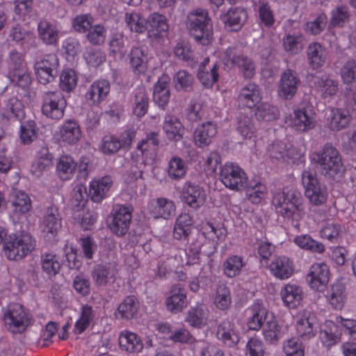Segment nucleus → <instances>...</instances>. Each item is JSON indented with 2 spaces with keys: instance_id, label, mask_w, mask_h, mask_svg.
Returning <instances> with one entry per match:
<instances>
[{
  "instance_id": "f257e3e1",
  "label": "nucleus",
  "mask_w": 356,
  "mask_h": 356,
  "mask_svg": "<svg viewBox=\"0 0 356 356\" xmlns=\"http://www.w3.org/2000/svg\"><path fill=\"white\" fill-rule=\"evenodd\" d=\"M302 201L299 192L286 188L273 195L272 204L280 216L288 220L298 222L305 216Z\"/></svg>"
},
{
  "instance_id": "f03ea898",
  "label": "nucleus",
  "mask_w": 356,
  "mask_h": 356,
  "mask_svg": "<svg viewBox=\"0 0 356 356\" xmlns=\"http://www.w3.org/2000/svg\"><path fill=\"white\" fill-rule=\"evenodd\" d=\"M190 35L202 45L209 44L213 40V24L207 10L197 8L191 11L186 20Z\"/></svg>"
},
{
  "instance_id": "7ed1b4c3",
  "label": "nucleus",
  "mask_w": 356,
  "mask_h": 356,
  "mask_svg": "<svg viewBox=\"0 0 356 356\" xmlns=\"http://www.w3.org/2000/svg\"><path fill=\"white\" fill-rule=\"evenodd\" d=\"M311 159L320 165L321 172L324 176L332 179L342 177L344 170L341 155L332 145H325L321 151L314 152Z\"/></svg>"
},
{
  "instance_id": "20e7f679",
  "label": "nucleus",
  "mask_w": 356,
  "mask_h": 356,
  "mask_svg": "<svg viewBox=\"0 0 356 356\" xmlns=\"http://www.w3.org/2000/svg\"><path fill=\"white\" fill-rule=\"evenodd\" d=\"M35 246V240L28 234H10L3 243L4 254L9 260L22 259L31 252Z\"/></svg>"
},
{
  "instance_id": "39448f33",
  "label": "nucleus",
  "mask_w": 356,
  "mask_h": 356,
  "mask_svg": "<svg viewBox=\"0 0 356 356\" xmlns=\"http://www.w3.org/2000/svg\"><path fill=\"white\" fill-rule=\"evenodd\" d=\"M3 321L6 328L13 333H22L33 322L29 312L18 303L8 306L4 312Z\"/></svg>"
},
{
  "instance_id": "423d86ee",
  "label": "nucleus",
  "mask_w": 356,
  "mask_h": 356,
  "mask_svg": "<svg viewBox=\"0 0 356 356\" xmlns=\"http://www.w3.org/2000/svg\"><path fill=\"white\" fill-rule=\"evenodd\" d=\"M301 181L305 189V195L311 204L318 206L326 202L327 189L319 182L314 170L305 169L302 172Z\"/></svg>"
},
{
  "instance_id": "0eeeda50",
  "label": "nucleus",
  "mask_w": 356,
  "mask_h": 356,
  "mask_svg": "<svg viewBox=\"0 0 356 356\" xmlns=\"http://www.w3.org/2000/svg\"><path fill=\"white\" fill-rule=\"evenodd\" d=\"M219 179L226 188L236 191L245 189L248 182L247 174L243 169L232 162L221 166Z\"/></svg>"
},
{
  "instance_id": "6e6552de",
  "label": "nucleus",
  "mask_w": 356,
  "mask_h": 356,
  "mask_svg": "<svg viewBox=\"0 0 356 356\" xmlns=\"http://www.w3.org/2000/svg\"><path fill=\"white\" fill-rule=\"evenodd\" d=\"M133 207L130 205L117 204L113 207L108 226L111 231L118 236L125 235L130 226Z\"/></svg>"
},
{
  "instance_id": "1a4fd4ad",
  "label": "nucleus",
  "mask_w": 356,
  "mask_h": 356,
  "mask_svg": "<svg viewBox=\"0 0 356 356\" xmlns=\"http://www.w3.org/2000/svg\"><path fill=\"white\" fill-rule=\"evenodd\" d=\"M66 105V99L60 91H47L42 95V112L48 118L61 119Z\"/></svg>"
},
{
  "instance_id": "9d476101",
  "label": "nucleus",
  "mask_w": 356,
  "mask_h": 356,
  "mask_svg": "<svg viewBox=\"0 0 356 356\" xmlns=\"http://www.w3.org/2000/svg\"><path fill=\"white\" fill-rule=\"evenodd\" d=\"M59 65L58 58L54 54L44 55L34 64V71L40 83L47 85L55 80Z\"/></svg>"
},
{
  "instance_id": "9b49d317",
  "label": "nucleus",
  "mask_w": 356,
  "mask_h": 356,
  "mask_svg": "<svg viewBox=\"0 0 356 356\" xmlns=\"http://www.w3.org/2000/svg\"><path fill=\"white\" fill-rule=\"evenodd\" d=\"M318 324L317 316L314 312L307 309L300 312L296 323L298 338L302 341L314 339L317 334Z\"/></svg>"
},
{
  "instance_id": "f8f14e48",
  "label": "nucleus",
  "mask_w": 356,
  "mask_h": 356,
  "mask_svg": "<svg viewBox=\"0 0 356 356\" xmlns=\"http://www.w3.org/2000/svg\"><path fill=\"white\" fill-rule=\"evenodd\" d=\"M118 272L115 263H102L93 267L91 275L95 284L98 287H102L113 283Z\"/></svg>"
},
{
  "instance_id": "ddd939ff",
  "label": "nucleus",
  "mask_w": 356,
  "mask_h": 356,
  "mask_svg": "<svg viewBox=\"0 0 356 356\" xmlns=\"http://www.w3.org/2000/svg\"><path fill=\"white\" fill-rule=\"evenodd\" d=\"M181 199L190 208L197 210L204 204L206 193L199 185L186 181L182 187Z\"/></svg>"
},
{
  "instance_id": "4468645a",
  "label": "nucleus",
  "mask_w": 356,
  "mask_h": 356,
  "mask_svg": "<svg viewBox=\"0 0 356 356\" xmlns=\"http://www.w3.org/2000/svg\"><path fill=\"white\" fill-rule=\"evenodd\" d=\"M24 115L22 102L15 97H10L0 111V123L8 126L13 122L22 119Z\"/></svg>"
},
{
  "instance_id": "2eb2a0df",
  "label": "nucleus",
  "mask_w": 356,
  "mask_h": 356,
  "mask_svg": "<svg viewBox=\"0 0 356 356\" xmlns=\"http://www.w3.org/2000/svg\"><path fill=\"white\" fill-rule=\"evenodd\" d=\"M300 85V79L297 73L287 69L281 75L278 84V94L285 99H291L296 94Z\"/></svg>"
},
{
  "instance_id": "dca6fc26",
  "label": "nucleus",
  "mask_w": 356,
  "mask_h": 356,
  "mask_svg": "<svg viewBox=\"0 0 356 356\" xmlns=\"http://www.w3.org/2000/svg\"><path fill=\"white\" fill-rule=\"evenodd\" d=\"M329 268L324 263L313 264L307 275L309 286L316 291L323 290L329 281Z\"/></svg>"
},
{
  "instance_id": "f3484780",
  "label": "nucleus",
  "mask_w": 356,
  "mask_h": 356,
  "mask_svg": "<svg viewBox=\"0 0 356 356\" xmlns=\"http://www.w3.org/2000/svg\"><path fill=\"white\" fill-rule=\"evenodd\" d=\"M165 305L170 312L175 314L181 312L187 307L186 293L181 284H175L171 286Z\"/></svg>"
},
{
  "instance_id": "a211bd4d",
  "label": "nucleus",
  "mask_w": 356,
  "mask_h": 356,
  "mask_svg": "<svg viewBox=\"0 0 356 356\" xmlns=\"http://www.w3.org/2000/svg\"><path fill=\"white\" fill-rule=\"evenodd\" d=\"M262 99L259 86L250 82L245 84L240 90L238 96V104L249 108L254 107Z\"/></svg>"
},
{
  "instance_id": "6ab92c4d",
  "label": "nucleus",
  "mask_w": 356,
  "mask_h": 356,
  "mask_svg": "<svg viewBox=\"0 0 356 356\" xmlns=\"http://www.w3.org/2000/svg\"><path fill=\"white\" fill-rule=\"evenodd\" d=\"M216 336L218 340L228 347L236 346L240 340L239 332L234 323L225 320L218 326Z\"/></svg>"
},
{
  "instance_id": "aec40b11",
  "label": "nucleus",
  "mask_w": 356,
  "mask_h": 356,
  "mask_svg": "<svg viewBox=\"0 0 356 356\" xmlns=\"http://www.w3.org/2000/svg\"><path fill=\"white\" fill-rule=\"evenodd\" d=\"M247 325L250 330H259L263 325L268 314L267 309L259 300L246 310Z\"/></svg>"
},
{
  "instance_id": "412c9836",
  "label": "nucleus",
  "mask_w": 356,
  "mask_h": 356,
  "mask_svg": "<svg viewBox=\"0 0 356 356\" xmlns=\"http://www.w3.org/2000/svg\"><path fill=\"white\" fill-rule=\"evenodd\" d=\"M220 65L217 63L209 64V58H207L200 64L197 78L205 88H211L216 83L219 77Z\"/></svg>"
},
{
  "instance_id": "4be33fe9",
  "label": "nucleus",
  "mask_w": 356,
  "mask_h": 356,
  "mask_svg": "<svg viewBox=\"0 0 356 356\" xmlns=\"http://www.w3.org/2000/svg\"><path fill=\"white\" fill-rule=\"evenodd\" d=\"M268 269L273 276L280 280L288 279L294 271L293 261L286 256L275 258L269 264Z\"/></svg>"
},
{
  "instance_id": "5701e85b",
  "label": "nucleus",
  "mask_w": 356,
  "mask_h": 356,
  "mask_svg": "<svg viewBox=\"0 0 356 356\" xmlns=\"http://www.w3.org/2000/svg\"><path fill=\"white\" fill-rule=\"evenodd\" d=\"M306 53L308 63L312 69H319L325 64L327 57V51L319 42L310 43Z\"/></svg>"
},
{
  "instance_id": "b1692460",
  "label": "nucleus",
  "mask_w": 356,
  "mask_h": 356,
  "mask_svg": "<svg viewBox=\"0 0 356 356\" xmlns=\"http://www.w3.org/2000/svg\"><path fill=\"white\" fill-rule=\"evenodd\" d=\"M150 211L156 218L169 219L175 215L176 207L172 200L158 197L152 200Z\"/></svg>"
},
{
  "instance_id": "393cba45",
  "label": "nucleus",
  "mask_w": 356,
  "mask_h": 356,
  "mask_svg": "<svg viewBox=\"0 0 356 356\" xmlns=\"http://www.w3.org/2000/svg\"><path fill=\"white\" fill-rule=\"evenodd\" d=\"M217 133L216 126L211 122L199 125L194 131V142L198 147L210 145Z\"/></svg>"
},
{
  "instance_id": "a878e982",
  "label": "nucleus",
  "mask_w": 356,
  "mask_h": 356,
  "mask_svg": "<svg viewBox=\"0 0 356 356\" xmlns=\"http://www.w3.org/2000/svg\"><path fill=\"white\" fill-rule=\"evenodd\" d=\"M61 227V218L58 209L51 206L48 207L44 213L42 231L49 237H54Z\"/></svg>"
},
{
  "instance_id": "bb28decb",
  "label": "nucleus",
  "mask_w": 356,
  "mask_h": 356,
  "mask_svg": "<svg viewBox=\"0 0 356 356\" xmlns=\"http://www.w3.org/2000/svg\"><path fill=\"white\" fill-rule=\"evenodd\" d=\"M60 139L63 142L74 145L82 136V131L79 123L75 120L65 121L60 129Z\"/></svg>"
},
{
  "instance_id": "cd10ccee",
  "label": "nucleus",
  "mask_w": 356,
  "mask_h": 356,
  "mask_svg": "<svg viewBox=\"0 0 356 356\" xmlns=\"http://www.w3.org/2000/svg\"><path fill=\"white\" fill-rule=\"evenodd\" d=\"M314 86L320 96L325 100H330L338 90V83L325 76H316Z\"/></svg>"
},
{
  "instance_id": "c85d7f7f",
  "label": "nucleus",
  "mask_w": 356,
  "mask_h": 356,
  "mask_svg": "<svg viewBox=\"0 0 356 356\" xmlns=\"http://www.w3.org/2000/svg\"><path fill=\"white\" fill-rule=\"evenodd\" d=\"M163 129L167 138L172 141L180 140L184 134V127L175 116L168 115L165 117Z\"/></svg>"
},
{
  "instance_id": "c756f323",
  "label": "nucleus",
  "mask_w": 356,
  "mask_h": 356,
  "mask_svg": "<svg viewBox=\"0 0 356 356\" xmlns=\"http://www.w3.org/2000/svg\"><path fill=\"white\" fill-rule=\"evenodd\" d=\"M112 184L113 180L110 176L92 180L89 189L91 200L95 202H101L106 197Z\"/></svg>"
},
{
  "instance_id": "7c9ffc66",
  "label": "nucleus",
  "mask_w": 356,
  "mask_h": 356,
  "mask_svg": "<svg viewBox=\"0 0 356 356\" xmlns=\"http://www.w3.org/2000/svg\"><path fill=\"white\" fill-rule=\"evenodd\" d=\"M169 81L170 78L166 75H163L159 79L154 86L153 100L162 109L165 108L170 99Z\"/></svg>"
},
{
  "instance_id": "2f4dec72",
  "label": "nucleus",
  "mask_w": 356,
  "mask_h": 356,
  "mask_svg": "<svg viewBox=\"0 0 356 356\" xmlns=\"http://www.w3.org/2000/svg\"><path fill=\"white\" fill-rule=\"evenodd\" d=\"M284 305L289 308H296L302 299V289L296 284H286L280 291Z\"/></svg>"
},
{
  "instance_id": "473e14b6",
  "label": "nucleus",
  "mask_w": 356,
  "mask_h": 356,
  "mask_svg": "<svg viewBox=\"0 0 356 356\" xmlns=\"http://www.w3.org/2000/svg\"><path fill=\"white\" fill-rule=\"evenodd\" d=\"M209 314L208 307L205 305L199 304L188 311L185 321L191 326L200 328L207 324Z\"/></svg>"
},
{
  "instance_id": "72a5a7b5",
  "label": "nucleus",
  "mask_w": 356,
  "mask_h": 356,
  "mask_svg": "<svg viewBox=\"0 0 356 356\" xmlns=\"http://www.w3.org/2000/svg\"><path fill=\"white\" fill-rule=\"evenodd\" d=\"M248 19L247 11L243 8H230L222 17V19L226 26L232 31L239 30Z\"/></svg>"
},
{
  "instance_id": "f704fd0d",
  "label": "nucleus",
  "mask_w": 356,
  "mask_h": 356,
  "mask_svg": "<svg viewBox=\"0 0 356 356\" xmlns=\"http://www.w3.org/2000/svg\"><path fill=\"white\" fill-rule=\"evenodd\" d=\"M119 344L121 349L128 353H138L143 348V341L136 333L124 330L119 336Z\"/></svg>"
},
{
  "instance_id": "c9c22d12",
  "label": "nucleus",
  "mask_w": 356,
  "mask_h": 356,
  "mask_svg": "<svg viewBox=\"0 0 356 356\" xmlns=\"http://www.w3.org/2000/svg\"><path fill=\"white\" fill-rule=\"evenodd\" d=\"M110 92V83L107 80L100 79L93 82L86 92V98L92 104L103 101Z\"/></svg>"
},
{
  "instance_id": "e433bc0d",
  "label": "nucleus",
  "mask_w": 356,
  "mask_h": 356,
  "mask_svg": "<svg viewBox=\"0 0 356 356\" xmlns=\"http://www.w3.org/2000/svg\"><path fill=\"white\" fill-rule=\"evenodd\" d=\"M138 308L139 302L136 297L129 296L118 305L115 315L118 318L129 320L136 315Z\"/></svg>"
},
{
  "instance_id": "4c0bfd02",
  "label": "nucleus",
  "mask_w": 356,
  "mask_h": 356,
  "mask_svg": "<svg viewBox=\"0 0 356 356\" xmlns=\"http://www.w3.org/2000/svg\"><path fill=\"white\" fill-rule=\"evenodd\" d=\"M346 286L341 282L332 284L327 291L326 298L331 306L336 309H341L346 300Z\"/></svg>"
},
{
  "instance_id": "58836bf2",
  "label": "nucleus",
  "mask_w": 356,
  "mask_h": 356,
  "mask_svg": "<svg viewBox=\"0 0 356 356\" xmlns=\"http://www.w3.org/2000/svg\"><path fill=\"white\" fill-rule=\"evenodd\" d=\"M340 335L338 325L333 321H326L320 328V339L325 346L335 344L339 340Z\"/></svg>"
},
{
  "instance_id": "ea45409f",
  "label": "nucleus",
  "mask_w": 356,
  "mask_h": 356,
  "mask_svg": "<svg viewBox=\"0 0 356 356\" xmlns=\"http://www.w3.org/2000/svg\"><path fill=\"white\" fill-rule=\"evenodd\" d=\"M13 212L16 215L24 214L31 209V200L23 191L15 190L10 195Z\"/></svg>"
},
{
  "instance_id": "a19ab883",
  "label": "nucleus",
  "mask_w": 356,
  "mask_h": 356,
  "mask_svg": "<svg viewBox=\"0 0 356 356\" xmlns=\"http://www.w3.org/2000/svg\"><path fill=\"white\" fill-rule=\"evenodd\" d=\"M287 327L280 325L275 321H268L263 330L265 341L270 344H276L286 333Z\"/></svg>"
},
{
  "instance_id": "79ce46f5",
  "label": "nucleus",
  "mask_w": 356,
  "mask_h": 356,
  "mask_svg": "<svg viewBox=\"0 0 356 356\" xmlns=\"http://www.w3.org/2000/svg\"><path fill=\"white\" fill-rule=\"evenodd\" d=\"M129 64L135 74H144L147 69V56L140 47H134L129 55Z\"/></svg>"
},
{
  "instance_id": "37998d69",
  "label": "nucleus",
  "mask_w": 356,
  "mask_h": 356,
  "mask_svg": "<svg viewBox=\"0 0 356 356\" xmlns=\"http://www.w3.org/2000/svg\"><path fill=\"white\" fill-rule=\"evenodd\" d=\"M330 129L338 131L346 127L350 120V116L346 110L332 108L327 118Z\"/></svg>"
},
{
  "instance_id": "c03bdc74",
  "label": "nucleus",
  "mask_w": 356,
  "mask_h": 356,
  "mask_svg": "<svg viewBox=\"0 0 356 356\" xmlns=\"http://www.w3.org/2000/svg\"><path fill=\"white\" fill-rule=\"evenodd\" d=\"M52 165V155L47 147H42L37 154L31 171L36 177H40L44 171L48 170Z\"/></svg>"
},
{
  "instance_id": "a18cd8bd",
  "label": "nucleus",
  "mask_w": 356,
  "mask_h": 356,
  "mask_svg": "<svg viewBox=\"0 0 356 356\" xmlns=\"http://www.w3.org/2000/svg\"><path fill=\"white\" fill-rule=\"evenodd\" d=\"M188 166L184 160L179 156H173L168 161L167 172L172 180H180L185 177Z\"/></svg>"
},
{
  "instance_id": "49530a36",
  "label": "nucleus",
  "mask_w": 356,
  "mask_h": 356,
  "mask_svg": "<svg viewBox=\"0 0 356 356\" xmlns=\"http://www.w3.org/2000/svg\"><path fill=\"white\" fill-rule=\"evenodd\" d=\"M41 266L42 270L49 276L57 275L61 267L59 257L55 253L45 252L41 255Z\"/></svg>"
},
{
  "instance_id": "de8ad7c7",
  "label": "nucleus",
  "mask_w": 356,
  "mask_h": 356,
  "mask_svg": "<svg viewBox=\"0 0 356 356\" xmlns=\"http://www.w3.org/2000/svg\"><path fill=\"white\" fill-rule=\"evenodd\" d=\"M292 125L298 131H305L314 127L315 120L305 109H299L294 112Z\"/></svg>"
},
{
  "instance_id": "09e8293b",
  "label": "nucleus",
  "mask_w": 356,
  "mask_h": 356,
  "mask_svg": "<svg viewBox=\"0 0 356 356\" xmlns=\"http://www.w3.org/2000/svg\"><path fill=\"white\" fill-rule=\"evenodd\" d=\"M40 38L47 44H54L58 39L56 27L46 20L40 22L38 26Z\"/></svg>"
},
{
  "instance_id": "8fccbe9b",
  "label": "nucleus",
  "mask_w": 356,
  "mask_h": 356,
  "mask_svg": "<svg viewBox=\"0 0 356 356\" xmlns=\"http://www.w3.org/2000/svg\"><path fill=\"white\" fill-rule=\"evenodd\" d=\"M303 36L302 34H285L282 40L284 51L291 54H298L303 47Z\"/></svg>"
},
{
  "instance_id": "3c124183",
  "label": "nucleus",
  "mask_w": 356,
  "mask_h": 356,
  "mask_svg": "<svg viewBox=\"0 0 356 356\" xmlns=\"http://www.w3.org/2000/svg\"><path fill=\"white\" fill-rule=\"evenodd\" d=\"M246 197L253 204L260 203L266 196L268 190L265 184L260 181H252L247 184Z\"/></svg>"
},
{
  "instance_id": "603ef678",
  "label": "nucleus",
  "mask_w": 356,
  "mask_h": 356,
  "mask_svg": "<svg viewBox=\"0 0 356 356\" xmlns=\"http://www.w3.org/2000/svg\"><path fill=\"white\" fill-rule=\"evenodd\" d=\"M124 21L131 32L143 33L147 30V20L138 13H126L124 15Z\"/></svg>"
},
{
  "instance_id": "864d4df0",
  "label": "nucleus",
  "mask_w": 356,
  "mask_h": 356,
  "mask_svg": "<svg viewBox=\"0 0 356 356\" xmlns=\"http://www.w3.org/2000/svg\"><path fill=\"white\" fill-rule=\"evenodd\" d=\"M159 140L158 134L151 132L147 134L146 137L140 140L137 145V149L140 151L141 154L145 157L154 154L159 146Z\"/></svg>"
},
{
  "instance_id": "5fc2aeb1",
  "label": "nucleus",
  "mask_w": 356,
  "mask_h": 356,
  "mask_svg": "<svg viewBox=\"0 0 356 356\" xmlns=\"http://www.w3.org/2000/svg\"><path fill=\"white\" fill-rule=\"evenodd\" d=\"M172 83L176 90L188 92L193 88L194 78L191 74L181 70L175 74Z\"/></svg>"
},
{
  "instance_id": "6e6d98bb",
  "label": "nucleus",
  "mask_w": 356,
  "mask_h": 356,
  "mask_svg": "<svg viewBox=\"0 0 356 356\" xmlns=\"http://www.w3.org/2000/svg\"><path fill=\"white\" fill-rule=\"evenodd\" d=\"M76 166V165L71 156L67 155L62 156L59 159L56 166L58 176L62 179H70L75 171Z\"/></svg>"
},
{
  "instance_id": "4d7b16f0",
  "label": "nucleus",
  "mask_w": 356,
  "mask_h": 356,
  "mask_svg": "<svg viewBox=\"0 0 356 356\" xmlns=\"http://www.w3.org/2000/svg\"><path fill=\"white\" fill-rule=\"evenodd\" d=\"M294 243L300 248L313 252L323 253L325 247L323 243L315 241L308 234H302L294 238Z\"/></svg>"
},
{
  "instance_id": "13d9d810",
  "label": "nucleus",
  "mask_w": 356,
  "mask_h": 356,
  "mask_svg": "<svg viewBox=\"0 0 356 356\" xmlns=\"http://www.w3.org/2000/svg\"><path fill=\"white\" fill-rule=\"evenodd\" d=\"M244 266L243 259L238 255L229 257L223 263V272L228 277H234L238 275Z\"/></svg>"
},
{
  "instance_id": "bf43d9fd",
  "label": "nucleus",
  "mask_w": 356,
  "mask_h": 356,
  "mask_svg": "<svg viewBox=\"0 0 356 356\" xmlns=\"http://www.w3.org/2000/svg\"><path fill=\"white\" fill-rule=\"evenodd\" d=\"M214 304L220 310L228 309L232 304V296L229 289L225 284H219L214 297Z\"/></svg>"
},
{
  "instance_id": "052dcab7",
  "label": "nucleus",
  "mask_w": 356,
  "mask_h": 356,
  "mask_svg": "<svg viewBox=\"0 0 356 356\" xmlns=\"http://www.w3.org/2000/svg\"><path fill=\"white\" fill-rule=\"evenodd\" d=\"M95 317L94 311L91 306L88 305L81 307V316L75 323L74 331L76 334H81L89 326Z\"/></svg>"
},
{
  "instance_id": "680f3d73",
  "label": "nucleus",
  "mask_w": 356,
  "mask_h": 356,
  "mask_svg": "<svg viewBox=\"0 0 356 356\" xmlns=\"http://www.w3.org/2000/svg\"><path fill=\"white\" fill-rule=\"evenodd\" d=\"M149 106V98L144 88L136 90L134 97V113L137 117H142L147 113Z\"/></svg>"
},
{
  "instance_id": "e2e57ef3",
  "label": "nucleus",
  "mask_w": 356,
  "mask_h": 356,
  "mask_svg": "<svg viewBox=\"0 0 356 356\" xmlns=\"http://www.w3.org/2000/svg\"><path fill=\"white\" fill-rule=\"evenodd\" d=\"M254 115L258 120L268 122L277 119L279 112L275 106L263 102L257 106Z\"/></svg>"
},
{
  "instance_id": "0e129e2a",
  "label": "nucleus",
  "mask_w": 356,
  "mask_h": 356,
  "mask_svg": "<svg viewBox=\"0 0 356 356\" xmlns=\"http://www.w3.org/2000/svg\"><path fill=\"white\" fill-rule=\"evenodd\" d=\"M298 338L292 337L285 340L282 344V349L286 356H304L305 347L303 341H299Z\"/></svg>"
},
{
  "instance_id": "69168bd1",
  "label": "nucleus",
  "mask_w": 356,
  "mask_h": 356,
  "mask_svg": "<svg viewBox=\"0 0 356 356\" xmlns=\"http://www.w3.org/2000/svg\"><path fill=\"white\" fill-rule=\"evenodd\" d=\"M342 232L340 224L334 221L325 222L321 229V236L332 242H337L339 235Z\"/></svg>"
},
{
  "instance_id": "338daca9",
  "label": "nucleus",
  "mask_w": 356,
  "mask_h": 356,
  "mask_svg": "<svg viewBox=\"0 0 356 356\" xmlns=\"http://www.w3.org/2000/svg\"><path fill=\"white\" fill-rule=\"evenodd\" d=\"M237 131L245 139H252L255 136V128L252 120L244 115L238 117Z\"/></svg>"
},
{
  "instance_id": "774afa93",
  "label": "nucleus",
  "mask_w": 356,
  "mask_h": 356,
  "mask_svg": "<svg viewBox=\"0 0 356 356\" xmlns=\"http://www.w3.org/2000/svg\"><path fill=\"white\" fill-rule=\"evenodd\" d=\"M88 42L94 45L102 44L106 38V29L100 24H93L86 33Z\"/></svg>"
}]
</instances>
